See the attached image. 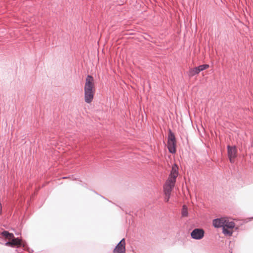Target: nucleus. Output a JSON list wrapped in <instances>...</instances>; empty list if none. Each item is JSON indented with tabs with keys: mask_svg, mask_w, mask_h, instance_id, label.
Here are the masks:
<instances>
[{
	"mask_svg": "<svg viewBox=\"0 0 253 253\" xmlns=\"http://www.w3.org/2000/svg\"><path fill=\"white\" fill-rule=\"evenodd\" d=\"M175 184V183L173 182V181H170L167 179L164 185V190L165 195L168 196L167 201H169L171 192L174 187Z\"/></svg>",
	"mask_w": 253,
	"mask_h": 253,
	"instance_id": "f03ea898",
	"label": "nucleus"
},
{
	"mask_svg": "<svg viewBox=\"0 0 253 253\" xmlns=\"http://www.w3.org/2000/svg\"><path fill=\"white\" fill-rule=\"evenodd\" d=\"M200 73V72L198 67H196L193 68H191L188 72V75L190 77H192L199 74Z\"/></svg>",
	"mask_w": 253,
	"mask_h": 253,
	"instance_id": "9b49d317",
	"label": "nucleus"
},
{
	"mask_svg": "<svg viewBox=\"0 0 253 253\" xmlns=\"http://www.w3.org/2000/svg\"><path fill=\"white\" fill-rule=\"evenodd\" d=\"M205 234L204 230L202 228H195L190 233L191 238L199 240L202 239Z\"/></svg>",
	"mask_w": 253,
	"mask_h": 253,
	"instance_id": "7ed1b4c3",
	"label": "nucleus"
},
{
	"mask_svg": "<svg viewBox=\"0 0 253 253\" xmlns=\"http://www.w3.org/2000/svg\"><path fill=\"white\" fill-rule=\"evenodd\" d=\"M76 179H77V178H73V179H72V180H76Z\"/></svg>",
	"mask_w": 253,
	"mask_h": 253,
	"instance_id": "412c9836",
	"label": "nucleus"
},
{
	"mask_svg": "<svg viewBox=\"0 0 253 253\" xmlns=\"http://www.w3.org/2000/svg\"><path fill=\"white\" fill-rule=\"evenodd\" d=\"M198 69H199L200 72L203 71L208 68H209L210 65L207 64H203L200 66H197Z\"/></svg>",
	"mask_w": 253,
	"mask_h": 253,
	"instance_id": "dca6fc26",
	"label": "nucleus"
},
{
	"mask_svg": "<svg viewBox=\"0 0 253 253\" xmlns=\"http://www.w3.org/2000/svg\"><path fill=\"white\" fill-rule=\"evenodd\" d=\"M95 91L84 90V101L87 103L92 102Z\"/></svg>",
	"mask_w": 253,
	"mask_h": 253,
	"instance_id": "0eeeda50",
	"label": "nucleus"
},
{
	"mask_svg": "<svg viewBox=\"0 0 253 253\" xmlns=\"http://www.w3.org/2000/svg\"><path fill=\"white\" fill-rule=\"evenodd\" d=\"M228 156L230 163H234V159L236 158L237 155V149L236 146H231L228 145L227 147Z\"/></svg>",
	"mask_w": 253,
	"mask_h": 253,
	"instance_id": "20e7f679",
	"label": "nucleus"
},
{
	"mask_svg": "<svg viewBox=\"0 0 253 253\" xmlns=\"http://www.w3.org/2000/svg\"><path fill=\"white\" fill-rule=\"evenodd\" d=\"M176 178L175 175H171L169 174V177L167 179L170 181H173V182L175 183L176 180Z\"/></svg>",
	"mask_w": 253,
	"mask_h": 253,
	"instance_id": "a211bd4d",
	"label": "nucleus"
},
{
	"mask_svg": "<svg viewBox=\"0 0 253 253\" xmlns=\"http://www.w3.org/2000/svg\"><path fill=\"white\" fill-rule=\"evenodd\" d=\"M171 175H175L176 177H177L178 175V166L174 164L171 168V170L169 173Z\"/></svg>",
	"mask_w": 253,
	"mask_h": 253,
	"instance_id": "f8f14e48",
	"label": "nucleus"
},
{
	"mask_svg": "<svg viewBox=\"0 0 253 253\" xmlns=\"http://www.w3.org/2000/svg\"><path fill=\"white\" fill-rule=\"evenodd\" d=\"M1 235L3 237L8 238H14L13 234L12 233H9L8 231L6 230H3L2 232H1Z\"/></svg>",
	"mask_w": 253,
	"mask_h": 253,
	"instance_id": "ddd939ff",
	"label": "nucleus"
},
{
	"mask_svg": "<svg viewBox=\"0 0 253 253\" xmlns=\"http://www.w3.org/2000/svg\"><path fill=\"white\" fill-rule=\"evenodd\" d=\"M22 244L21 240L19 238H14L11 241H7L5 243V246L11 247H15L17 245H22Z\"/></svg>",
	"mask_w": 253,
	"mask_h": 253,
	"instance_id": "6e6552de",
	"label": "nucleus"
},
{
	"mask_svg": "<svg viewBox=\"0 0 253 253\" xmlns=\"http://www.w3.org/2000/svg\"><path fill=\"white\" fill-rule=\"evenodd\" d=\"M225 219L222 218H215L212 220V224L215 228H223Z\"/></svg>",
	"mask_w": 253,
	"mask_h": 253,
	"instance_id": "1a4fd4ad",
	"label": "nucleus"
},
{
	"mask_svg": "<svg viewBox=\"0 0 253 253\" xmlns=\"http://www.w3.org/2000/svg\"><path fill=\"white\" fill-rule=\"evenodd\" d=\"M168 149L169 153L174 154L176 151V140L174 133L169 129L168 136Z\"/></svg>",
	"mask_w": 253,
	"mask_h": 253,
	"instance_id": "f257e3e1",
	"label": "nucleus"
},
{
	"mask_svg": "<svg viewBox=\"0 0 253 253\" xmlns=\"http://www.w3.org/2000/svg\"><path fill=\"white\" fill-rule=\"evenodd\" d=\"M25 244H26V243L22 244V246L24 248V250L28 252L29 253H33L34 251L33 250H31L30 249V248L29 247H28V246L27 245H25Z\"/></svg>",
	"mask_w": 253,
	"mask_h": 253,
	"instance_id": "f3484780",
	"label": "nucleus"
},
{
	"mask_svg": "<svg viewBox=\"0 0 253 253\" xmlns=\"http://www.w3.org/2000/svg\"><path fill=\"white\" fill-rule=\"evenodd\" d=\"M71 178L70 176L69 177H63V178Z\"/></svg>",
	"mask_w": 253,
	"mask_h": 253,
	"instance_id": "aec40b11",
	"label": "nucleus"
},
{
	"mask_svg": "<svg viewBox=\"0 0 253 253\" xmlns=\"http://www.w3.org/2000/svg\"><path fill=\"white\" fill-rule=\"evenodd\" d=\"M188 215V212L187 208L186 205H183L182 208L181 216L182 217L187 216Z\"/></svg>",
	"mask_w": 253,
	"mask_h": 253,
	"instance_id": "4468645a",
	"label": "nucleus"
},
{
	"mask_svg": "<svg viewBox=\"0 0 253 253\" xmlns=\"http://www.w3.org/2000/svg\"><path fill=\"white\" fill-rule=\"evenodd\" d=\"M232 229H222V233L225 236H231L233 234V231L231 230Z\"/></svg>",
	"mask_w": 253,
	"mask_h": 253,
	"instance_id": "2eb2a0df",
	"label": "nucleus"
},
{
	"mask_svg": "<svg viewBox=\"0 0 253 253\" xmlns=\"http://www.w3.org/2000/svg\"><path fill=\"white\" fill-rule=\"evenodd\" d=\"M94 79L91 75H87L85 79L84 90L95 91L94 89Z\"/></svg>",
	"mask_w": 253,
	"mask_h": 253,
	"instance_id": "39448f33",
	"label": "nucleus"
},
{
	"mask_svg": "<svg viewBox=\"0 0 253 253\" xmlns=\"http://www.w3.org/2000/svg\"><path fill=\"white\" fill-rule=\"evenodd\" d=\"M126 241L125 239L123 238L117 245L113 251V253H125Z\"/></svg>",
	"mask_w": 253,
	"mask_h": 253,
	"instance_id": "423d86ee",
	"label": "nucleus"
},
{
	"mask_svg": "<svg viewBox=\"0 0 253 253\" xmlns=\"http://www.w3.org/2000/svg\"><path fill=\"white\" fill-rule=\"evenodd\" d=\"M167 199H168V196L166 195L165 201L167 202H169V201H167Z\"/></svg>",
	"mask_w": 253,
	"mask_h": 253,
	"instance_id": "6ab92c4d",
	"label": "nucleus"
},
{
	"mask_svg": "<svg viewBox=\"0 0 253 253\" xmlns=\"http://www.w3.org/2000/svg\"><path fill=\"white\" fill-rule=\"evenodd\" d=\"M235 226V224L233 221H229L228 220L225 219L222 229H232L234 228Z\"/></svg>",
	"mask_w": 253,
	"mask_h": 253,
	"instance_id": "9d476101",
	"label": "nucleus"
}]
</instances>
